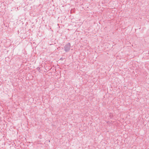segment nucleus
I'll return each instance as SVG.
<instances>
[{
	"mask_svg": "<svg viewBox=\"0 0 149 149\" xmlns=\"http://www.w3.org/2000/svg\"><path fill=\"white\" fill-rule=\"evenodd\" d=\"M70 48V44L68 43L66 44L64 47V50L66 52H68L69 51Z\"/></svg>",
	"mask_w": 149,
	"mask_h": 149,
	"instance_id": "nucleus-1",
	"label": "nucleus"
}]
</instances>
